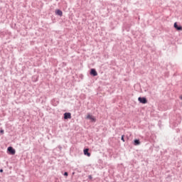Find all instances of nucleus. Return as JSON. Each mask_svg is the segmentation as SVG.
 Returning <instances> with one entry per match:
<instances>
[{"label":"nucleus","mask_w":182,"mask_h":182,"mask_svg":"<svg viewBox=\"0 0 182 182\" xmlns=\"http://www.w3.org/2000/svg\"><path fill=\"white\" fill-rule=\"evenodd\" d=\"M138 100L140 103H142L143 105H146V103H147V99H146V97H139L138 98Z\"/></svg>","instance_id":"f257e3e1"},{"label":"nucleus","mask_w":182,"mask_h":182,"mask_svg":"<svg viewBox=\"0 0 182 182\" xmlns=\"http://www.w3.org/2000/svg\"><path fill=\"white\" fill-rule=\"evenodd\" d=\"M181 99H182V97H181Z\"/></svg>","instance_id":"2eb2a0df"},{"label":"nucleus","mask_w":182,"mask_h":182,"mask_svg":"<svg viewBox=\"0 0 182 182\" xmlns=\"http://www.w3.org/2000/svg\"><path fill=\"white\" fill-rule=\"evenodd\" d=\"M65 120H68V119H72V114L70 112H65L64 114Z\"/></svg>","instance_id":"f03ea898"},{"label":"nucleus","mask_w":182,"mask_h":182,"mask_svg":"<svg viewBox=\"0 0 182 182\" xmlns=\"http://www.w3.org/2000/svg\"><path fill=\"white\" fill-rule=\"evenodd\" d=\"M85 156H87V157H90V153L89 152V149H84Z\"/></svg>","instance_id":"0eeeda50"},{"label":"nucleus","mask_w":182,"mask_h":182,"mask_svg":"<svg viewBox=\"0 0 182 182\" xmlns=\"http://www.w3.org/2000/svg\"><path fill=\"white\" fill-rule=\"evenodd\" d=\"M174 28L176 29L177 31H182V26H178L177 23H174Z\"/></svg>","instance_id":"423d86ee"},{"label":"nucleus","mask_w":182,"mask_h":182,"mask_svg":"<svg viewBox=\"0 0 182 182\" xmlns=\"http://www.w3.org/2000/svg\"><path fill=\"white\" fill-rule=\"evenodd\" d=\"M64 176H65L66 177H68V172H65V173H64Z\"/></svg>","instance_id":"9b49d317"},{"label":"nucleus","mask_w":182,"mask_h":182,"mask_svg":"<svg viewBox=\"0 0 182 182\" xmlns=\"http://www.w3.org/2000/svg\"><path fill=\"white\" fill-rule=\"evenodd\" d=\"M0 132H1V133H4V130H1Z\"/></svg>","instance_id":"ddd939ff"},{"label":"nucleus","mask_w":182,"mask_h":182,"mask_svg":"<svg viewBox=\"0 0 182 182\" xmlns=\"http://www.w3.org/2000/svg\"><path fill=\"white\" fill-rule=\"evenodd\" d=\"M90 75H92V76H97V71H96L95 69L92 68L90 70Z\"/></svg>","instance_id":"39448f33"},{"label":"nucleus","mask_w":182,"mask_h":182,"mask_svg":"<svg viewBox=\"0 0 182 182\" xmlns=\"http://www.w3.org/2000/svg\"><path fill=\"white\" fill-rule=\"evenodd\" d=\"M87 119H89V120H91V122H96V118H95V117L92 116L90 114H87Z\"/></svg>","instance_id":"20e7f679"},{"label":"nucleus","mask_w":182,"mask_h":182,"mask_svg":"<svg viewBox=\"0 0 182 182\" xmlns=\"http://www.w3.org/2000/svg\"><path fill=\"white\" fill-rule=\"evenodd\" d=\"M121 140H122V141H124V135H122V136Z\"/></svg>","instance_id":"9d476101"},{"label":"nucleus","mask_w":182,"mask_h":182,"mask_svg":"<svg viewBox=\"0 0 182 182\" xmlns=\"http://www.w3.org/2000/svg\"><path fill=\"white\" fill-rule=\"evenodd\" d=\"M7 150H8L9 153H10V154L14 155V154H15V153H16L15 149H13L12 146L8 147Z\"/></svg>","instance_id":"7ed1b4c3"},{"label":"nucleus","mask_w":182,"mask_h":182,"mask_svg":"<svg viewBox=\"0 0 182 182\" xmlns=\"http://www.w3.org/2000/svg\"><path fill=\"white\" fill-rule=\"evenodd\" d=\"M55 14L56 15H58V16H62L63 15V12L60 9L56 10Z\"/></svg>","instance_id":"6e6552de"},{"label":"nucleus","mask_w":182,"mask_h":182,"mask_svg":"<svg viewBox=\"0 0 182 182\" xmlns=\"http://www.w3.org/2000/svg\"><path fill=\"white\" fill-rule=\"evenodd\" d=\"M140 144V140H139V139H135L134 141V146H139Z\"/></svg>","instance_id":"1a4fd4ad"},{"label":"nucleus","mask_w":182,"mask_h":182,"mask_svg":"<svg viewBox=\"0 0 182 182\" xmlns=\"http://www.w3.org/2000/svg\"><path fill=\"white\" fill-rule=\"evenodd\" d=\"M89 178H92V176H89Z\"/></svg>","instance_id":"4468645a"},{"label":"nucleus","mask_w":182,"mask_h":182,"mask_svg":"<svg viewBox=\"0 0 182 182\" xmlns=\"http://www.w3.org/2000/svg\"><path fill=\"white\" fill-rule=\"evenodd\" d=\"M0 173H4V169H0Z\"/></svg>","instance_id":"f8f14e48"}]
</instances>
